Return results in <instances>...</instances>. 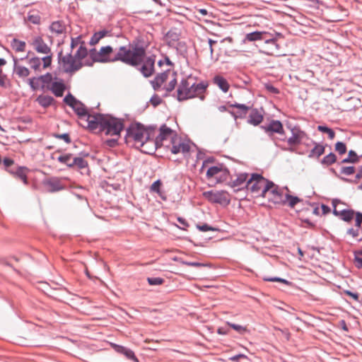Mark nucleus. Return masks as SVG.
Listing matches in <instances>:
<instances>
[{
	"label": "nucleus",
	"instance_id": "nucleus-25",
	"mask_svg": "<svg viewBox=\"0 0 362 362\" xmlns=\"http://www.w3.org/2000/svg\"><path fill=\"white\" fill-rule=\"evenodd\" d=\"M267 34V32H260V31H255L253 33H250L245 35V40H247L249 42L262 40L264 38L263 36Z\"/></svg>",
	"mask_w": 362,
	"mask_h": 362
},
{
	"label": "nucleus",
	"instance_id": "nucleus-27",
	"mask_svg": "<svg viewBox=\"0 0 362 362\" xmlns=\"http://www.w3.org/2000/svg\"><path fill=\"white\" fill-rule=\"evenodd\" d=\"M42 58H39L37 57H32L29 59L28 64L32 69L35 71H42Z\"/></svg>",
	"mask_w": 362,
	"mask_h": 362
},
{
	"label": "nucleus",
	"instance_id": "nucleus-24",
	"mask_svg": "<svg viewBox=\"0 0 362 362\" xmlns=\"http://www.w3.org/2000/svg\"><path fill=\"white\" fill-rule=\"evenodd\" d=\"M51 90L57 97H62L65 90V85L63 82H54L51 86Z\"/></svg>",
	"mask_w": 362,
	"mask_h": 362
},
{
	"label": "nucleus",
	"instance_id": "nucleus-50",
	"mask_svg": "<svg viewBox=\"0 0 362 362\" xmlns=\"http://www.w3.org/2000/svg\"><path fill=\"white\" fill-rule=\"evenodd\" d=\"M0 86L6 87V77L5 75L2 74L1 70H0Z\"/></svg>",
	"mask_w": 362,
	"mask_h": 362
},
{
	"label": "nucleus",
	"instance_id": "nucleus-51",
	"mask_svg": "<svg viewBox=\"0 0 362 362\" xmlns=\"http://www.w3.org/2000/svg\"><path fill=\"white\" fill-rule=\"evenodd\" d=\"M247 356L244 354H238L230 358V360L233 362H238L240 358H246Z\"/></svg>",
	"mask_w": 362,
	"mask_h": 362
},
{
	"label": "nucleus",
	"instance_id": "nucleus-11",
	"mask_svg": "<svg viewBox=\"0 0 362 362\" xmlns=\"http://www.w3.org/2000/svg\"><path fill=\"white\" fill-rule=\"evenodd\" d=\"M123 128L124 124L121 119L107 115L103 122L101 132H105L107 135L118 136Z\"/></svg>",
	"mask_w": 362,
	"mask_h": 362
},
{
	"label": "nucleus",
	"instance_id": "nucleus-43",
	"mask_svg": "<svg viewBox=\"0 0 362 362\" xmlns=\"http://www.w3.org/2000/svg\"><path fill=\"white\" fill-rule=\"evenodd\" d=\"M162 185V182L160 180H156L154 182L151 186V191L153 192H156L160 194V189Z\"/></svg>",
	"mask_w": 362,
	"mask_h": 362
},
{
	"label": "nucleus",
	"instance_id": "nucleus-55",
	"mask_svg": "<svg viewBox=\"0 0 362 362\" xmlns=\"http://www.w3.org/2000/svg\"><path fill=\"white\" fill-rule=\"evenodd\" d=\"M183 264H185V265H187V266H191V267H202L204 266L203 264L202 263H199V262H182Z\"/></svg>",
	"mask_w": 362,
	"mask_h": 362
},
{
	"label": "nucleus",
	"instance_id": "nucleus-37",
	"mask_svg": "<svg viewBox=\"0 0 362 362\" xmlns=\"http://www.w3.org/2000/svg\"><path fill=\"white\" fill-rule=\"evenodd\" d=\"M227 325L228 326H230L231 328H233V329H235V331H237L240 334H243L245 332H247V327H243V326H241L239 325H236L234 323H230L229 322H227Z\"/></svg>",
	"mask_w": 362,
	"mask_h": 362
},
{
	"label": "nucleus",
	"instance_id": "nucleus-36",
	"mask_svg": "<svg viewBox=\"0 0 362 362\" xmlns=\"http://www.w3.org/2000/svg\"><path fill=\"white\" fill-rule=\"evenodd\" d=\"M317 129H318L320 132H323V133H326V134H328V136H329V138L330 139H333L334 138V136H335V133H334V132L332 129H330V128H329V127H325V126H318V127H317Z\"/></svg>",
	"mask_w": 362,
	"mask_h": 362
},
{
	"label": "nucleus",
	"instance_id": "nucleus-33",
	"mask_svg": "<svg viewBox=\"0 0 362 362\" xmlns=\"http://www.w3.org/2000/svg\"><path fill=\"white\" fill-rule=\"evenodd\" d=\"M247 174L243 173L238 175L236 179L233 180L232 187H239L243 185L247 180Z\"/></svg>",
	"mask_w": 362,
	"mask_h": 362
},
{
	"label": "nucleus",
	"instance_id": "nucleus-39",
	"mask_svg": "<svg viewBox=\"0 0 362 362\" xmlns=\"http://www.w3.org/2000/svg\"><path fill=\"white\" fill-rule=\"evenodd\" d=\"M27 19L33 24H39L40 22V17L37 13H29Z\"/></svg>",
	"mask_w": 362,
	"mask_h": 362
},
{
	"label": "nucleus",
	"instance_id": "nucleus-62",
	"mask_svg": "<svg viewBox=\"0 0 362 362\" xmlns=\"http://www.w3.org/2000/svg\"><path fill=\"white\" fill-rule=\"evenodd\" d=\"M321 209L323 214H327L330 212V208L325 204H322Z\"/></svg>",
	"mask_w": 362,
	"mask_h": 362
},
{
	"label": "nucleus",
	"instance_id": "nucleus-20",
	"mask_svg": "<svg viewBox=\"0 0 362 362\" xmlns=\"http://www.w3.org/2000/svg\"><path fill=\"white\" fill-rule=\"evenodd\" d=\"M49 30L52 33L59 35L66 32V26L62 21H57L52 23Z\"/></svg>",
	"mask_w": 362,
	"mask_h": 362
},
{
	"label": "nucleus",
	"instance_id": "nucleus-58",
	"mask_svg": "<svg viewBox=\"0 0 362 362\" xmlns=\"http://www.w3.org/2000/svg\"><path fill=\"white\" fill-rule=\"evenodd\" d=\"M215 44H216V41L213 40L211 39L209 40V52H210V55L211 56L213 55V52H214L213 45H215Z\"/></svg>",
	"mask_w": 362,
	"mask_h": 362
},
{
	"label": "nucleus",
	"instance_id": "nucleus-21",
	"mask_svg": "<svg viewBox=\"0 0 362 362\" xmlns=\"http://www.w3.org/2000/svg\"><path fill=\"white\" fill-rule=\"evenodd\" d=\"M262 120L263 115L260 111H259L257 109L251 110L248 118V122L250 124L256 126L262 122Z\"/></svg>",
	"mask_w": 362,
	"mask_h": 362
},
{
	"label": "nucleus",
	"instance_id": "nucleus-42",
	"mask_svg": "<svg viewBox=\"0 0 362 362\" xmlns=\"http://www.w3.org/2000/svg\"><path fill=\"white\" fill-rule=\"evenodd\" d=\"M39 78H32L29 79V85L33 90L38 89L39 84Z\"/></svg>",
	"mask_w": 362,
	"mask_h": 362
},
{
	"label": "nucleus",
	"instance_id": "nucleus-47",
	"mask_svg": "<svg viewBox=\"0 0 362 362\" xmlns=\"http://www.w3.org/2000/svg\"><path fill=\"white\" fill-rule=\"evenodd\" d=\"M347 234H349L354 238H356L359 236V229L354 228H349L347 230Z\"/></svg>",
	"mask_w": 362,
	"mask_h": 362
},
{
	"label": "nucleus",
	"instance_id": "nucleus-60",
	"mask_svg": "<svg viewBox=\"0 0 362 362\" xmlns=\"http://www.w3.org/2000/svg\"><path fill=\"white\" fill-rule=\"evenodd\" d=\"M114 347L117 352H119L122 354H123L124 352V351L127 350V348L122 346H119V345L114 344Z\"/></svg>",
	"mask_w": 362,
	"mask_h": 362
},
{
	"label": "nucleus",
	"instance_id": "nucleus-53",
	"mask_svg": "<svg viewBox=\"0 0 362 362\" xmlns=\"http://www.w3.org/2000/svg\"><path fill=\"white\" fill-rule=\"evenodd\" d=\"M213 161H214L213 158H208L207 159H206L203 163V165L202 167V170H203L204 168L209 167V164L213 163Z\"/></svg>",
	"mask_w": 362,
	"mask_h": 362
},
{
	"label": "nucleus",
	"instance_id": "nucleus-34",
	"mask_svg": "<svg viewBox=\"0 0 362 362\" xmlns=\"http://www.w3.org/2000/svg\"><path fill=\"white\" fill-rule=\"evenodd\" d=\"M337 160V157L335 154L333 153H330L329 154L325 156L321 160V163L325 165H330L334 163Z\"/></svg>",
	"mask_w": 362,
	"mask_h": 362
},
{
	"label": "nucleus",
	"instance_id": "nucleus-54",
	"mask_svg": "<svg viewBox=\"0 0 362 362\" xmlns=\"http://www.w3.org/2000/svg\"><path fill=\"white\" fill-rule=\"evenodd\" d=\"M197 13L200 14L202 16H211V14L208 12V11L205 8H199L197 10Z\"/></svg>",
	"mask_w": 362,
	"mask_h": 362
},
{
	"label": "nucleus",
	"instance_id": "nucleus-29",
	"mask_svg": "<svg viewBox=\"0 0 362 362\" xmlns=\"http://www.w3.org/2000/svg\"><path fill=\"white\" fill-rule=\"evenodd\" d=\"M107 34V31L106 30H100L99 32L95 33L90 40V45H95L98 44L101 39H103Z\"/></svg>",
	"mask_w": 362,
	"mask_h": 362
},
{
	"label": "nucleus",
	"instance_id": "nucleus-26",
	"mask_svg": "<svg viewBox=\"0 0 362 362\" xmlns=\"http://www.w3.org/2000/svg\"><path fill=\"white\" fill-rule=\"evenodd\" d=\"M36 101L43 107H47L50 106L54 102V98L52 96L46 95H40Z\"/></svg>",
	"mask_w": 362,
	"mask_h": 362
},
{
	"label": "nucleus",
	"instance_id": "nucleus-23",
	"mask_svg": "<svg viewBox=\"0 0 362 362\" xmlns=\"http://www.w3.org/2000/svg\"><path fill=\"white\" fill-rule=\"evenodd\" d=\"M14 176L21 180L25 185L28 184L27 174L28 169L25 167H18L16 170H9Z\"/></svg>",
	"mask_w": 362,
	"mask_h": 362
},
{
	"label": "nucleus",
	"instance_id": "nucleus-49",
	"mask_svg": "<svg viewBox=\"0 0 362 362\" xmlns=\"http://www.w3.org/2000/svg\"><path fill=\"white\" fill-rule=\"evenodd\" d=\"M197 228H199V230L203 231V232L214 230L212 227L208 226L207 224H204L202 226H197Z\"/></svg>",
	"mask_w": 362,
	"mask_h": 362
},
{
	"label": "nucleus",
	"instance_id": "nucleus-28",
	"mask_svg": "<svg viewBox=\"0 0 362 362\" xmlns=\"http://www.w3.org/2000/svg\"><path fill=\"white\" fill-rule=\"evenodd\" d=\"M325 153V146L322 144L315 143V146L309 153L310 158H319Z\"/></svg>",
	"mask_w": 362,
	"mask_h": 362
},
{
	"label": "nucleus",
	"instance_id": "nucleus-10",
	"mask_svg": "<svg viewBox=\"0 0 362 362\" xmlns=\"http://www.w3.org/2000/svg\"><path fill=\"white\" fill-rule=\"evenodd\" d=\"M178 135L175 130L163 124L159 129V134L154 139L155 150L160 146H165L166 144L173 141Z\"/></svg>",
	"mask_w": 362,
	"mask_h": 362
},
{
	"label": "nucleus",
	"instance_id": "nucleus-61",
	"mask_svg": "<svg viewBox=\"0 0 362 362\" xmlns=\"http://www.w3.org/2000/svg\"><path fill=\"white\" fill-rule=\"evenodd\" d=\"M57 137L64 139L66 143L70 142V137L68 134H63L59 135Z\"/></svg>",
	"mask_w": 362,
	"mask_h": 362
},
{
	"label": "nucleus",
	"instance_id": "nucleus-18",
	"mask_svg": "<svg viewBox=\"0 0 362 362\" xmlns=\"http://www.w3.org/2000/svg\"><path fill=\"white\" fill-rule=\"evenodd\" d=\"M291 132L292 136L287 141L290 146L298 145L305 136V134L297 127L293 128Z\"/></svg>",
	"mask_w": 362,
	"mask_h": 362
},
{
	"label": "nucleus",
	"instance_id": "nucleus-14",
	"mask_svg": "<svg viewBox=\"0 0 362 362\" xmlns=\"http://www.w3.org/2000/svg\"><path fill=\"white\" fill-rule=\"evenodd\" d=\"M64 103L71 107L80 117V122H83L87 114L86 109L83 103L77 100L71 94H68L64 98Z\"/></svg>",
	"mask_w": 362,
	"mask_h": 362
},
{
	"label": "nucleus",
	"instance_id": "nucleus-46",
	"mask_svg": "<svg viewBox=\"0 0 362 362\" xmlns=\"http://www.w3.org/2000/svg\"><path fill=\"white\" fill-rule=\"evenodd\" d=\"M355 226L356 228H358L361 227V225L362 223V214L357 212L355 214Z\"/></svg>",
	"mask_w": 362,
	"mask_h": 362
},
{
	"label": "nucleus",
	"instance_id": "nucleus-32",
	"mask_svg": "<svg viewBox=\"0 0 362 362\" xmlns=\"http://www.w3.org/2000/svg\"><path fill=\"white\" fill-rule=\"evenodd\" d=\"M74 157L71 154H64L58 157L59 162L66 165L68 167H73L72 160Z\"/></svg>",
	"mask_w": 362,
	"mask_h": 362
},
{
	"label": "nucleus",
	"instance_id": "nucleus-35",
	"mask_svg": "<svg viewBox=\"0 0 362 362\" xmlns=\"http://www.w3.org/2000/svg\"><path fill=\"white\" fill-rule=\"evenodd\" d=\"M72 164L74 166H77L79 168H84L87 166V162L82 158L80 157H74L72 160Z\"/></svg>",
	"mask_w": 362,
	"mask_h": 362
},
{
	"label": "nucleus",
	"instance_id": "nucleus-2",
	"mask_svg": "<svg viewBox=\"0 0 362 362\" xmlns=\"http://www.w3.org/2000/svg\"><path fill=\"white\" fill-rule=\"evenodd\" d=\"M154 132L139 123L132 124L126 131L125 141L141 151L151 154L155 151Z\"/></svg>",
	"mask_w": 362,
	"mask_h": 362
},
{
	"label": "nucleus",
	"instance_id": "nucleus-52",
	"mask_svg": "<svg viewBox=\"0 0 362 362\" xmlns=\"http://www.w3.org/2000/svg\"><path fill=\"white\" fill-rule=\"evenodd\" d=\"M40 81H42L43 82H49L52 80V75L50 74H47L45 75L41 76L39 77Z\"/></svg>",
	"mask_w": 362,
	"mask_h": 362
},
{
	"label": "nucleus",
	"instance_id": "nucleus-8",
	"mask_svg": "<svg viewBox=\"0 0 362 362\" xmlns=\"http://www.w3.org/2000/svg\"><path fill=\"white\" fill-rule=\"evenodd\" d=\"M176 82L175 74L166 71L158 75L152 81V85L155 90H158L163 86V89L170 92L175 88Z\"/></svg>",
	"mask_w": 362,
	"mask_h": 362
},
{
	"label": "nucleus",
	"instance_id": "nucleus-12",
	"mask_svg": "<svg viewBox=\"0 0 362 362\" xmlns=\"http://www.w3.org/2000/svg\"><path fill=\"white\" fill-rule=\"evenodd\" d=\"M107 116L100 114L90 115L87 113L83 122H80V124L91 130L101 132L103 122L106 119Z\"/></svg>",
	"mask_w": 362,
	"mask_h": 362
},
{
	"label": "nucleus",
	"instance_id": "nucleus-48",
	"mask_svg": "<svg viewBox=\"0 0 362 362\" xmlns=\"http://www.w3.org/2000/svg\"><path fill=\"white\" fill-rule=\"evenodd\" d=\"M265 88L268 91H269L272 93L278 94L279 93V90L272 85L266 84Z\"/></svg>",
	"mask_w": 362,
	"mask_h": 362
},
{
	"label": "nucleus",
	"instance_id": "nucleus-3",
	"mask_svg": "<svg viewBox=\"0 0 362 362\" xmlns=\"http://www.w3.org/2000/svg\"><path fill=\"white\" fill-rule=\"evenodd\" d=\"M266 195L264 198H267L269 202L276 204L288 205L291 208H294L302 201L299 197L291 195L287 187L284 189H279L272 182H270Z\"/></svg>",
	"mask_w": 362,
	"mask_h": 362
},
{
	"label": "nucleus",
	"instance_id": "nucleus-4",
	"mask_svg": "<svg viewBox=\"0 0 362 362\" xmlns=\"http://www.w3.org/2000/svg\"><path fill=\"white\" fill-rule=\"evenodd\" d=\"M206 86L204 83H196L192 77L183 79L177 88V99L178 100H185L194 97L203 99L202 95L205 92Z\"/></svg>",
	"mask_w": 362,
	"mask_h": 362
},
{
	"label": "nucleus",
	"instance_id": "nucleus-13",
	"mask_svg": "<svg viewBox=\"0 0 362 362\" xmlns=\"http://www.w3.org/2000/svg\"><path fill=\"white\" fill-rule=\"evenodd\" d=\"M203 196L212 203L228 205L230 202V194L223 190L204 192Z\"/></svg>",
	"mask_w": 362,
	"mask_h": 362
},
{
	"label": "nucleus",
	"instance_id": "nucleus-17",
	"mask_svg": "<svg viewBox=\"0 0 362 362\" xmlns=\"http://www.w3.org/2000/svg\"><path fill=\"white\" fill-rule=\"evenodd\" d=\"M262 128L267 133L284 134L283 125L279 120H272L267 125L262 126Z\"/></svg>",
	"mask_w": 362,
	"mask_h": 362
},
{
	"label": "nucleus",
	"instance_id": "nucleus-6",
	"mask_svg": "<svg viewBox=\"0 0 362 362\" xmlns=\"http://www.w3.org/2000/svg\"><path fill=\"white\" fill-rule=\"evenodd\" d=\"M270 181L264 178L261 175L254 173L252 174L250 177L247 180L246 183V188L247 191L250 192L256 197L267 196Z\"/></svg>",
	"mask_w": 362,
	"mask_h": 362
},
{
	"label": "nucleus",
	"instance_id": "nucleus-15",
	"mask_svg": "<svg viewBox=\"0 0 362 362\" xmlns=\"http://www.w3.org/2000/svg\"><path fill=\"white\" fill-rule=\"evenodd\" d=\"M228 170L223 164L208 167L206 173L208 180L212 178H215L218 180H226Z\"/></svg>",
	"mask_w": 362,
	"mask_h": 362
},
{
	"label": "nucleus",
	"instance_id": "nucleus-57",
	"mask_svg": "<svg viewBox=\"0 0 362 362\" xmlns=\"http://www.w3.org/2000/svg\"><path fill=\"white\" fill-rule=\"evenodd\" d=\"M3 162H4V165L6 168L11 166L14 163L13 160L8 158H4Z\"/></svg>",
	"mask_w": 362,
	"mask_h": 362
},
{
	"label": "nucleus",
	"instance_id": "nucleus-44",
	"mask_svg": "<svg viewBox=\"0 0 362 362\" xmlns=\"http://www.w3.org/2000/svg\"><path fill=\"white\" fill-rule=\"evenodd\" d=\"M231 107H236L242 111L243 113L246 114L250 110V107L243 104L235 103L231 105Z\"/></svg>",
	"mask_w": 362,
	"mask_h": 362
},
{
	"label": "nucleus",
	"instance_id": "nucleus-30",
	"mask_svg": "<svg viewBox=\"0 0 362 362\" xmlns=\"http://www.w3.org/2000/svg\"><path fill=\"white\" fill-rule=\"evenodd\" d=\"M26 44L23 41L13 39L11 42V47L16 52H23L25 49Z\"/></svg>",
	"mask_w": 362,
	"mask_h": 362
},
{
	"label": "nucleus",
	"instance_id": "nucleus-59",
	"mask_svg": "<svg viewBox=\"0 0 362 362\" xmlns=\"http://www.w3.org/2000/svg\"><path fill=\"white\" fill-rule=\"evenodd\" d=\"M265 280L269 281H279V282L284 283L286 284H288V281H286L285 279H280V278L265 279Z\"/></svg>",
	"mask_w": 362,
	"mask_h": 362
},
{
	"label": "nucleus",
	"instance_id": "nucleus-63",
	"mask_svg": "<svg viewBox=\"0 0 362 362\" xmlns=\"http://www.w3.org/2000/svg\"><path fill=\"white\" fill-rule=\"evenodd\" d=\"M344 172L347 174V175H351L353 173H354V167H347Z\"/></svg>",
	"mask_w": 362,
	"mask_h": 362
},
{
	"label": "nucleus",
	"instance_id": "nucleus-22",
	"mask_svg": "<svg viewBox=\"0 0 362 362\" xmlns=\"http://www.w3.org/2000/svg\"><path fill=\"white\" fill-rule=\"evenodd\" d=\"M213 82L223 92L227 93L229 90L230 85L227 80L220 75L215 76L213 78Z\"/></svg>",
	"mask_w": 362,
	"mask_h": 362
},
{
	"label": "nucleus",
	"instance_id": "nucleus-45",
	"mask_svg": "<svg viewBox=\"0 0 362 362\" xmlns=\"http://www.w3.org/2000/svg\"><path fill=\"white\" fill-rule=\"evenodd\" d=\"M123 354L126 356L127 358L132 359L135 362H138L137 358L136 357L134 353L132 350L127 349V350L124 351Z\"/></svg>",
	"mask_w": 362,
	"mask_h": 362
},
{
	"label": "nucleus",
	"instance_id": "nucleus-64",
	"mask_svg": "<svg viewBox=\"0 0 362 362\" xmlns=\"http://www.w3.org/2000/svg\"><path fill=\"white\" fill-rule=\"evenodd\" d=\"M79 39L78 38H76V39H72L71 40V47L72 48H74L75 46H76L78 45V43L79 42Z\"/></svg>",
	"mask_w": 362,
	"mask_h": 362
},
{
	"label": "nucleus",
	"instance_id": "nucleus-56",
	"mask_svg": "<svg viewBox=\"0 0 362 362\" xmlns=\"http://www.w3.org/2000/svg\"><path fill=\"white\" fill-rule=\"evenodd\" d=\"M355 265L358 268H362V258L358 256H356L354 259Z\"/></svg>",
	"mask_w": 362,
	"mask_h": 362
},
{
	"label": "nucleus",
	"instance_id": "nucleus-38",
	"mask_svg": "<svg viewBox=\"0 0 362 362\" xmlns=\"http://www.w3.org/2000/svg\"><path fill=\"white\" fill-rule=\"evenodd\" d=\"M147 281L151 286L161 285L164 282V279L160 277H148Z\"/></svg>",
	"mask_w": 362,
	"mask_h": 362
},
{
	"label": "nucleus",
	"instance_id": "nucleus-1",
	"mask_svg": "<svg viewBox=\"0 0 362 362\" xmlns=\"http://www.w3.org/2000/svg\"><path fill=\"white\" fill-rule=\"evenodd\" d=\"M113 49L111 46L102 47L99 50L91 49L89 52L90 58L94 62H110L115 61H121L126 64L138 66L140 68L141 73L145 77L151 76L154 71V58L146 57V50L142 46L137 45H130L128 47L125 46L120 47L114 58H111Z\"/></svg>",
	"mask_w": 362,
	"mask_h": 362
},
{
	"label": "nucleus",
	"instance_id": "nucleus-7",
	"mask_svg": "<svg viewBox=\"0 0 362 362\" xmlns=\"http://www.w3.org/2000/svg\"><path fill=\"white\" fill-rule=\"evenodd\" d=\"M31 45L37 52L46 54L45 57L42 58V69L49 67L52 62L51 48L45 43L44 40L39 36L33 39Z\"/></svg>",
	"mask_w": 362,
	"mask_h": 362
},
{
	"label": "nucleus",
	"instance_id": "nucleus-40",
	"mask_svg": "<svg viewBox=\"0 0 362 362\" xmlns=\"http://www.w3.org/2000/svg\"><path fill=\"white\" fill-rule=\"evenodd\" d=\"M358 156L356 153L354 151H350L349 152L348 158H345L343 162L344 163H354L357 160Z\"/></svg>",
	"mask_w": 362,
	"mask_h": 362
},
{
	"label": "nucleus",
	"instance_id": "nucleus-41",
	"mask_svg": "<svg viewBox=\"0 0 362 362\" xmlns=\"http://www.w3.org/2000/svg\"><path fill=\"white\" fill-rule=\"evenodd\" d=\"M335 150L339 152V154H344L346 151V145L343 142L339 141L335 144Z\"/></svg>",
	"mask_w": 362,
	"mask_h": 362
},
{
	"label": "nucleus",
	"instance_id": "nucleus-31",
	"mask_svg": "<svg viewBox=\"0 0 362 362\" xmlns=\"http://www.w3.org/2000/svg\"><path fill=\"white\" fill-rule=\"evenodd\" d=\"M14 71L19 77H27L30 74V71L27 67L16 65L14 66Z\"/></svg>",
	"mask_w": 362,
	"mask_h": 362
},
{
	"label": "nucleus",
	"instance_id": "nucleus-19",
	"mask_svg": "<svg viewBox=\"0 0 362 362\" xmlns=\"http://www.w3.org/2000/svg\"><path fill=\"white\" fill-rule=\"evenodd\" d=\"M45 185L47 190L50 192H57L64 188L60 180L57 178H50L47 180L45 182Z\"/></svg>",
	"mask_w": 362,
	"mask_h": 362
},
{
	"label": "nucleus",
	"instance_id": "nucleus-16",
	"mask_svg": "<svg viewBox=\"0 0 362 362\" xmlns=\"http://www.w3.org/2000/svg\"><path fill=\"white\" fill-rule=\"evenodd\" d=\"M340 202L337 199H334L332 201V205L334 207L333 213L334 215L339 216L341 220L350 222L355 216V212L351 209H339L337 207V204H339Z\"/></svg>",
	"mask_w": 362,
	"mask_h": 362
},
{
	"label": "nucleus",
	"instance_id": "nucleus-9",
	"mask_svg": "<svg viewBox=\"0 0 362 362\" xmlns=\"http://www.w3.org/2000/svg\"><path fill=\"white\" fill-rule=\"evenodd\" d=\"M165 148L173 154L181 153L184 157H187L189 153L191 144L189 141L177 136L175 140L166 144Z\"/></svg>",
	"mask_w": 362,
	"mask_h": 362
},
{
	"label": "nucleus",
	"instance_id": "nucleus-5",
	"mask_svg": "<svg viewBox=\"0 0 362 362\" xmlns=\"http://www.w3.org/2000/svg\"><path fill=\"white\" fill-rule=\"evenodd\" d=\"M88 54L87 49L81 44L76 53L73 56L70 54L59 57V65L65 72L73 73L82 67L81 60Z\"/></svg>",
	"mask_w": 362,
	"mask_h": 362
}]
</instances>
